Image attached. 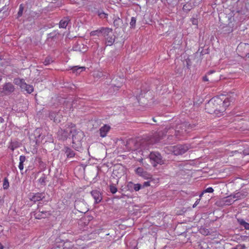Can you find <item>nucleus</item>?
Instances as JSON below:
<instances>
[{"mask_svg": "<svg viewBox=\"0 0 249 249\" xmlns=\"http://www.w3.org/2000/svg\"><path fill=\"white\" fill-rule=\"evenodd\" d=\"M122 81L119 83V84H115V83H113L112 84L115 86V87H116L117 88H120L121 87V86L122 85V83L123 82V79H121V78H120Z\"/></svg>", "mask_w": 249, "mask_h": 249, "instance_id": "39", "label": "nucleus"}, {"mask_svg": "<svg viewBox=\"0 0 249 249\" xmlns=\"http://www.w3.org/2000/svg\"><path fill=\"white\" fill-rule=\"evenodd\" d=\"M153 121H154L155 122H157V121H156V120H155V119H154V118H153Z\"/></svg>", "mask_w": 249, "mask_h": 249, "instance_id": "51", "label": "nucleus"}, {"mask_svg": "<svg viewBox=\"0 0 249 249\" xmlns=\"http://www.w3.org/2000/svg\"><path fill=\"white\" fill-rule=\"evenodd\" d=\"M195 127L194 124H191L188 122H184L180 124H177L175 128V136L177 140H181V137L183 136L186 133L190 131Z\"/></svg>", "mask_w": 249, "mask_h": 249, "instance_id": "2", "label": "nucleus"}, {"mask_svg": "<svg viewBox=\"0 0 249 249\" xmlns=\"http://www.w3.org/2000/svg\"><path fill=\"white\" fill-rule=\"evenodd\" d=\"M189 147L186 145H178L172 147V153L175 155H179L185 153L188 150Z\"/></svg>", "mask_w": 249, "mask_h": 249, "instance_id": "8", "label": "nucleus"}, {"mask_svg": "<svg viewBox=\"0 0 249 249\" xmlns=\"http://www.w3.org/2000/svg\"><path fill=\"white\" fill-rule=\"evenodd\" d=\"M73 50L84 53L86 51V47L82 44L77 42L73 47Z\"/></svg>", "mask_w": 249, "mask_h": 249, "instance_id": "15", "label": "nucleus"}, {"mask_svg": "<svg viewBox=\"0 0 249 249\" xmlns=\"http://www.w3.org/2000/svg\"><path fill=\"white\" fill-rule=\"evenodd\" d=\"M191 21L193 25H197L198 24L197 19L195 18H192L191 19Z\"/></svg>", "mask_w": 249, "mask_h": 249, "instance_id": "38", "label": "nucleus"}, {"mask_svg": "<svg viewBox=\"0 0 249 249\" xmlns=\"http://www.w3.org/2000/svg\"><path fill=\"white\" fill-rule=\"evenodd\" d=\"M58 115L56 116L54 114H52L50 115V117L51 119L53 118L54 122L55 123H59L60 122V120L59 119H58L57 117Z\"/></svg>", "mask_w": 249, "mask_h": 249, "instance_id": "32", "label": "nucleus"}, {"mask_svg": "<svg viewBox=\"0 0 249 249\" xmlns=\"http://www.w3.org/2000/svg\"><path fill=\"white\" fill-rule=\"evenodd\" d=\"M110 128V126L107 124H105L102 126L99 130L100 136L102 138L106 137Z\"/></svg>", "mask_w": 249, "mask_h": 249, "instance_id": "14", "label": "nucleus"}, {"mask_svg": "<svg viewBox=\"0 0 249 249\" xmlns=\"http://www.w3.org/2000/svg\"><path fill=\"white\" fill-rule=\"evenodd\" d=\"M238 223L246 230H249V223L246 222L243 219L238 218Z\"/></svg>", "mask_w": 249, "mask_h": 249, "instance_id": "18", "label": "nucleus"}, {"mask_svg": "<svg viewBox=\"0 0 249 249\" xmlns=\"http://www.w3.org/2000/svg\"><path fill=\"white\" fill-rule=\"evenodd\" d=\"M232 195V197L235 199V200L241 199L246 197L248 195V193L246 191H241L234 193Z\"/></svg>", "mask_w": 249, "mask_h": 249, "instance_id": "12", "label": "nucleus"}, {"mask_svg": "<svg viewBox=\"0 0 249 249\" xmlns=\"http://www.w3.org/2000/svg\"><path fill=\"white\" fill-rule=\"evenodd\" d=\"M100 31L105 37L107 45L111 46L115 41V36L112 29L109 28H102L100 29Z\"/></svg>", "mask_w": 249, "mask_h": 249, "instance_id": "4", "label": "nucleus"}, {"mask_svg": "<svg viewBox=\"0 0 249 249\" xmlns=\"http://www.w3.org/2000/svg\"><path fill=\"white\" fill-rule=\"evenodd\" d=\"M28 197L31 201L35 203L36 201L42 200L45 197V196L42 193H32L29 195Z\"/></svg>", "mask_w": 249, "mask_h": 249, "instance_id": "10", "label": "nucleus"}, {"mask_svg": "<svg viewBox=\"0 0 249 249\" xmlns=\"http://www.w3.org/2000/svg\"><path fill=\"white\" fill-rule=\"evenodd\" d=\"M149 180L147 181H145L143 183V187H148L150 186H153V182L154 180L152 178L148 179Z\"/></svg>", "mask_w": 249, "mask_h": 249, "instance_id": "24", "label": "nucleus"}, {"mask_svg": "<svg viewBox=\"0 0 249 249\" xmlns=\"http://www.w3.org/2000/svg\"><path fill=\"white\" fill-rule=\"evenodd\" d=\"M144 171H145L144 170V169L142 167H138L135 170L136 173L140 176H141V175H142V174H143Z\"/></svg>", "mask_w": 249, "mask_h": 249, "instance_id": "27", "label": "nucleus"}, {"mask_svg": "<svg viewBox=\"0 0 249 249\" xmlns=\"http://www.w3.org/2000/svg\"><path fill=\"white\" fill-rule=\"evenodd\" d=\"M234 101V98L231 96L224 99L218 96L215 97L205 104V109L208 113H214L220 116L225 110L226 108L230 106V103Z\"/></svg>", "mask_w": 249, "mask_h": 249, "instance_id": "1", "label": "nucleus"}, {"mask_svg": "<svg viewBox=\"0 0 249 249\" xmlns=\"http://www.w3.org/2000/svg\"><path fill=\"white\" fill-rule=\"evenodd\" d=\"M122 23V20L120 18L118 17L114 19L113 24L116 28H118Z\"/></svg>", "mask_w": 249, "mask_h": 249, "instance_id": "22", "label": "nucleus"}, {"mask_svg": "<svg viewBox=\"0 0 249 249\" xmlns=\"http://www.w3.org/2000/svg\"><path fill=\"white\" fill-rule=\"evenodd\" d=\"M11 148L12 150H13V151L14 150V148L13 146Z\"/></svg>", "mask_w": 249, "mask_h": 249, "instance_id": "52", "label": "nucleus"}, {"mask_svg": "<svg viewBox=\"0 0 249 249\" xmlns=\"http://www.w3.org/2000/svg\"><path fill=\"white\" fill-rule=\"evenodd\" d=\"M18 168L21 171L23 169V163L19 162Z\"/></svg>", "mask_w": 249, "mask_h": 249, "instance_id": "43", "label": "nucleus"}, {"mask_svg": "<svg viewBox=\"0 0 249 249\" xmlns=\"http://www.w3.org/2000/svg\"><path fill=\"white\" fill-rule=\"evenodd\" d=\"M200 199H197V200L195 202L194 204L193 205V208L196 207L199 203Z\"/></svg>", "mask_w": 249, "mask_h": 249, "instance_id": "45", "label": "nucleus"}, {"mask_svg": "<svg viewBox=\"0 0 249 249\" xmlns=\"http://www.w3.org/2000/svg\"><path fill=\"white\" fill-rule=\"evenodd\" d=\"M36 218H45L48 214H49V213L48 211H40L39 210L38 213H36Z\"/></svg>", "mask_w": 249, "mask_h": 249, "instance_id": "20", "label": "nucleus"}, {"mask_svg": "<svg viewBox=\"0 0 249 249\" xmlns=\"http://www.w3.org/2000/svg\"><path fill=\"white\" fill-rule=\"evenodd\" d=\"M245 248L246 246L245 245L238 244L231 249H245Z\"/></svg>", "mask_w": 249, "mask_h": 249, "instance_id": "36", "label": "nucleus"}, {"mask_svg": "<svg viewBox=\"0 0 249 249\" xmlns=\"http://www.w3.org/2000/svg\"><path fill=\"white\" fill-rule=\"evenodd\" d=\"M74 207L82 213H86L89 210L87 203L83 199H76L74 202Z\"/></svg>", "mask_w": 249, "mask_h": 249, "instance_id": "5", "label": "nucleus"}, {"mask_svg": "<svg viewBox=\"0 0 249 249\" xmlns=\"http://www.w3.org/2000/svg\"><path fill=\"white\" fill-rule=\"evenodd\" d=\"M233 199L234 198L232 197V195H231L230 196L226 197L224 201L226 205H230L234 202L235 200H233Z\"/></svg>", "mask_w": 249, "mask_h": 249, "instance_id": "19", "label": "nucleus"}, {"mask_svg": "<svg viewBox=\"0 0 249 249\" xmlns=\"http://www.w3.org/2000/svg\"><path fill=\"white\" fill-rule=\"evenodd\" d=\"M26 160V157L24 156H20L19 157V162L23 163Z\"/></svg>", "mask_w": 249, "mask_h": 249, "instance_id": "40", "label": "nucleus"}, {"mask_svg": "<svg viewBox=\"0 0 249 249\" xmlns=\"http://www.w3.org/2000/svg\"><path fill=\"white\" fill-rule=\"evenodd\" d=\"M14 83L19 86L22 89L26 91L29 93H32L34 90L33 86L27 84L23 79H16L14 80Z\"/></svg>", "mask_w": 249, "mask_h": 249, "instance_id": "6", "label": "nucleus"}, {"mask_svg": "<svg viewBox=\"0 0 249 249\" xmlns=\"http://www.w3.org/2000/svg\"><path fill=\"white\" fill-rule=\"evenodd\" d=\"M150 160L153 162V164L154 166H156L157 164H162L163 161L161 155L157 152H151L149 156Z\"/></svg>", "mask_w": 249, "mask_h": 249, "instance_id": "7", "label": "nucleus"}, {"mask_svg": "<svg viewBox=\"0 0 249 249\" xmlns=\"http://www.w3.org/2000/svg\"><path fill=\"white\" fill-rule=\"evenodd\" d=\"M141 177L147 179L152 178L151 176L149 174H148L146 171H144L143 174H142V175H141Z\"/></svg>", "mask_w": 249, "mask_h": 249, "instance_id": "29", "label": "nucleus"}, {"mask_svg": "<svg viewBox=\"0 0 249 249\" xmlns=\"http://www.w3.org/2000/svg\"><path fill=\"white\" fill-rule=\"evenodd\" d=\"M213 192V189L212 187H208L206 189L204 190L203 191V192H202V193L200 195V196L201 197L202 195L203 194V193H212Z\"/></svg>", "mask_w": 249, "mask_h": 249, "instance_id": "31", "label": "nucleus"}, {"mask_svg": "<svg viewBox=\"0 0 249 249\" xmlns=\"http://www.w3.org/2000/svg\"><path fill=\"white\" fill-rule=\"evenodd\" d=\"M129 184H130L131 185H133V183L131 182H130Z\"/></svg>", "mask_w": 249, "mask_h": 249, "instance_id": "54", "label": "nucleus"}, {"mask_svg": "<svg viewBox=\"0 0 249 249\" xmlns=\"http://www.w3.org/2000/svg\"><path fill=\"white\" fill-rule=\"evenodd\" d=\"M98 33H101L100 30H97L96 31H92L91 32L90 34L92 36H95V35H97Z\"/></svg>", "mask_w": 249, "mask_h": 249, "instance_id": "42", "label": "nucleus"}, {"mask_svg": "<svg viewBox=\"0 0 249 249\" xmlns=\"http://www.w3.org/2000/svg\"><path fill=\"white\" fill-rule=\"evenodd\" d=\"M214 72L213 71H210L207 72V74L210 75Z\"/></svg>", "mask_w": 249, "mask_h": 249, "instance_id": "47", "label": "nucleus"}, {"mask_svg": "<svg viewBox=\"0 0 249 249\" xmlns=\"http://www.w3.org/2000/svg\"><path fill=\"white\" fill-rule=\"evenodd\" d=\"M203 80L204 81H208V78H207V76L206 75L203 77Z\"/></svg>", "mask_w": 249, "mask_h": 249, "instance_id": "46", "label": "nucleus"}, {"mask_svg": "<svg viewBox=\"0 0 249 249\" xmlns=\"http://www.w3.org/2000/svg\"><path fill=\"white\" fill-rule=\"evenodd\" d=\"M53 62V60L51 58L49 57H47L45 58L44 61L43 62V63L45 65H48L50 64L51 62Z\"/></svg>", "mask_w": 249, "mask_h": 249, "instance_id": "35", "label": "nucleus"}, {"mask_svg": "<svg viewBox=\"0 0 249 249\" xmlns=\"http://www.w3.org/2000/svg\"><path fill=\"white\" fill-rule=\"evenodd\" d=\"M71 69L73 72H76V73H78L79 72L78 71L79 70H80V71H82L85 70V67L74 66V67H73Z\"/></svg>", "mask_w": 249, "mask_h": 249, "instance_id": "23", "label": "nucleus"}, {"mask_svg": "<svg viewBox=\"0 0 249 249\" xmlns=\"http://www.w3.org/2000/svg\"><path fill=\"white\" fill-rule=\"evenodd\" d=\"M3 249V245L0 243V249Z\"/></svg>", "mask_w": 249, "mask_h": 249, "instance_id": "49", "label": "nucleus"}, {"mask_svg": "<svg viewBox=\"0 0 249 249\" xmlns=\"http://www.w3.org/2000/svg\"><path fill=\"white\" fill-rule=\"evenodd\" d=\"M125 146L130 150H135L139 148V144L136 142L135 140L130 139L126 142Z\"/></svg>", "mask_w": 249, "mask_h": 249, "instance_id": "9", "label": "nucleus"}, {"mask_svg": "<svg viewBox=\"0 0 249 249\" xmlns=\"http://www.w3.org/2000/svg\"><path fill=\"white\" fill-rule=\"evenodd\" d=\"M63 151L68 158H73L75 155L74 151L69 147H64Z\"/></svg>", "mask_w": 249, "mask_h": 249, "instance_id": "16", "label": "nucleus"}, {"mask_svg": "<svg viewBox=\"0 0 249 249\" xmlns=\"http://www.w3.org/2000/svg\"><path fill=\"white\" fill-rule=\"evenodd\" d=\"M162 137V135L160 134V132L156 133L154 135V137L156 138V140H155V142H157L159 141Z\"/></svg>", "mask_w": 249, "mask_h": 249, "instance_id": "33", "label": "nucleus"}, {"mask_svg": "<svg viewBox=\"0 0 249 249\" xmlns=\"http://www.w3.org/2000/svg\"><path fill=\"white\" fill-rule=\"evenodd\" d=\"M23 10H24L23 5L22 4H20L19 7V10L18 13V18L20 17L22 15Z\"/></svg>", "mask_w": 249, "mask_h": 249, "instance_id": "26", "label": "nucleus"}, {"mask_svg": "<svg viewBox=\"0 0 249 249\" xmlns=\"http://www.w3.org/2000/svg\"><path fill=\"white\" fill-rule=\"evenodd\" d=\"M136 19L135 17H132L130 22L131 28H134L136 26Z\"/></svg>", "mask_w": 249, "mask_h": 249, "instance_id": "28", "label": "nucleus"}, {"mask_svg": "<svg viewBox=\"0 0 249 249\" xmlns=\"http://www.w3.org/2000/svg\"><path fill=\"white\" fill-rule=\"evenodd\" d=\"M109 187L110 192L112 194H114L117 192V190H118L117 188H116V187L115 186V185L114 184H110L109 185Z\"/></svg>", "mask_w": 249, "mask_h": 249, "instance_id": "25", "label": "nucleus"}, {"mask_svg": "<svg viewBox=\"0 0 249 249\" xmlns=\"http://www.w3.org/2000/svg\"><path fill=\"white\" fill-rule=\"evenodd\" d=\"M46 176L43 174L42 176L39 179V182L41 184H45L46 183Z\"/></svg>", "mask_w": 249, "mask_h": 249, "instance_id": "30", "label": "nucleus"}, {"mask_svg": "<svg viewBox=\"0 0 249 249\" xmlns=\"http://www.w3.org/2000/svg\"><path fill=\"white\" fill-rule=\"evenodd\" d=\"M141 185L140 184L137 183L134 184V189L135 191H139L141 188Z\"/></svg>", "mask_w": 249, "mask_h": 249, "instance_id": "37", "label": "nucleus"}, {"mask_svg": "<svg viewBox=\"0 0 249 249\" xmlns=\"http://www.w3.org/2000/svg\"><path fill=\"white\" fill-rule=\"evenodd\" d=\"M71 125H72L71 126V128L73 127H74V126H75L74 124H71Z\"/></svg>", "mask_w": 249, "mask_h": 249, "instance_id": "53", "label": "nucleus"}, {"mask_svg": "<svg viewBox=\"0 0 249 249\" xmlns=\"http://www.w3.org/2000/svg\"><path fill=\"white\" fill-rule=\"evenodd\" d=\"M3 122L4 119L2 117H0V123H2Z\"/></svg>", "mask_w": 249, "mask_h": 249, "instance_id": "48", "label": "nucleus"}, {"mask_svg": "<svg viewBox=\"0 0 249 249\" xmlns=\"http://www.w3.org/2000/svg\"><path fill=\"white\" fill-rule=\"evenodd\" d=\"M71 133L72 139V146L77 151H79L82 148V141L85 135L83 131L77 130L74 129L70 130Z\"/></svg>", "mask_w": 249, "mask_h": 249, "instance_id": "3", "label": "nucleus"}, {"mask_svg": "<svg viewBox=\"0 0 249 249\" xmlns=\"http://www.w3.org/2000/svg\"><path fill=\"white\" fill-rule=\"evenodd\" d=\"M243 154L244 155H249V148L245 149L243 151Z\"/></svg>", "mask_w": 249, "mask_h": 249, "instance_id": "44", "label": "nucleus"}, {"mask_svg": "<svg viewBox=\"0 0 249 249\" xmlns=\"http://www.w3.org/2000/svg\"><path fill=\"white\" fill-rule=\"evenodd\" d=\"M70 21V20L68 17L64 18L59 22V27L66 28Z\"/></svg>", "mask_w": 249, "mask_h": 249, "instance_id": "17", "label": "nucleus"}, {"mask_svg": "<svg viewBox=\"0 0 249 249\" xmlns=\"http://www.w3.org/2000/svg\"><path fill=\"white\" fill-rule=\"evenodd\" d=\"M58 133L62 135V139H65L68 137L69 132L68 130L61 129L58 131Z\"/></svg>", "mask_w": 249, "mask_h": 249, "instance_id": "21", "label": "nucleus"}, {"mask_svg": "<svg viewBox=\"0 0 249 249\" xmlns=\"http://www.w3.org/2000/svg\"><path fill=\"white\" fill-rule=\"evenodd\" d=\"M2 90L5 94H9L14 91L15 88L11 83H7L3 85Z\"/></svg>", "mask_w": 249, "mask_h": 249, "instance_id": "11", "label": "nucleus"}, {"mask_svg": "<svg viewBox=\"0 0 249 249\" xmlns=\"http://www.w3.org/2000/svg\"><path fill=\"white\" fill-rule=\"evenodd\" d=\"M99 16L100 17V18H107V15L102 12V13H100L99 14Z\"/></svg>", "mask_w": 249, "mask_h": 249, "instance_id": "41", "label": "nucleus"}, {"mask_svg": "<svg viewBox=\"0 0 249 249\" xmlns=\"http://www.w3.org/2000/svg\"><path fill=\"white\" fill-rule=\"evenodd\" d=\"M9 187V182L8 179L6 178H4L3 183V187L4 189H7Z\"/></svg>", "mask_w": 249, "mask_h": 249, "instance_id": "34", "label": "nucleus"}, {"mask_svg": "<svg viewBox=\"0 0 249 249\" xmlns=\"http://www.w3.org/2000/svg\"><path fill=\"white\" fill-rule=\"evenodd\" d=\"M40 129H36V132H38V133L40 132Z\"/></svg>", "mask_w": 249, "mask_h": 249, "instance_id": "50", "label": "nucleus"}, {"mask_svg": "<svg viewBox=\"0 0 249 249\" xmlns=\"http://www.w3.org/2000/svg\"><path fill=\"white\" fill-rule=\"evenodd\" d=\"M91 195L95 200L96 203H99L102 200V195L100 192L97 190H93L91 192Z\"/></svg>", "mask_w": 249, "mask_h": 249, "instance_id": "13", "label": "nucleus"}]
</instances>
